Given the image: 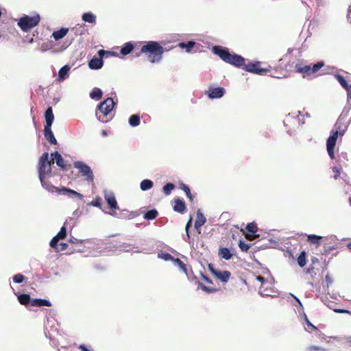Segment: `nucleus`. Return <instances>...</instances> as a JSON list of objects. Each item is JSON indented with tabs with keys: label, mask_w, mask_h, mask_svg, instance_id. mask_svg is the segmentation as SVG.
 Here are the masks:
<instances>
[{
	"label": "nucleus",
	"mask_w": 351,
	"mask_h": 351,
	"mask_svg": "<svg viewBox=\"0 0 351 351\" xmlns=\"http://www.w3.org/2000/svg\"><path fill=\"white\" fill-rule=\"evenodd\" d=\"M230 276V272L228 270H225L218 271L215 277H216L221 282L226 283L229 280Z\"/></svg>",
	"instance_id": "obj_23"
},
{
	"label": "nucleus",
	"mask_w": 351,
	"mask_h": 351,
	"mask_svg": "<svg viewBox=\"0 0 351 351\" xmlns=\"http://www.w3.org/2000/svg\"><path fill=\"white\" fill-rule=\"evenodd\" d=\"M80 214H81V212L80 211V210L76 209L73 213V217H69V219H67L66 220L65 223H69L71 222L73 223V226L76 221V219H75V217H76V218L78 217L80 215Z\"/></svg>",
	"instance_id": "obj_46"
},
{
	"label": "nucleus",
	"mask_w": 351,
	"mask_h": 351,
	"mask_svg": "<svg viewBox=\"0 0 351 351\" xmlns=\"http://www.w3.org/2000/svg\"><path fill=\"white\" fill-rule=\"evenodd\" d=\"M118 101L117 95L114 92L110 93V96L107 97L104 101L97 105L96 108V116L97 119L103 123L107 122L104 117L108 116L117 105Z\"/></svg>",
	"instance_id": "obj_4"
},
{
	"label": "nucleus",
	"mask_w": 351,
	"mask_h": 351,
	"mask_svg": "<svg viewBox=\"0 0 351 351\" xmlns=\"http://www.w3.org/2000/svg\"><path fill=\"white\" fill-rule=\"evenodd\" d=\"M158 215V212L156 208L148 210L144 213L143 218L146 220H154Z\"/></svg>",
	"instance_id": "obj_31"
},
{
	"label": "nucleus",
	"mask_w": 351,
	"mask_h": 351,
	"mask_svg": "<svg viewBox=\"0 0 351 351\" xmlns=\"http://www.w3.org/2000/svg\"><path fill=\"white\" fill-rule=\"evenodd\" d=\"M165 48L158 41L149 40L144 42L141 47L138 57L141 53H145L149 61L152 63H159L162 59Z\"/></svg>",
	"instance_id": "obj_2"
},
{
	"label": "nucleus",
	"mask_w": 351,
	"mask_h": 351,
	"mask_svg": "<svg viewBox=\"0 0 351 351\" xmlns=\"http://www.w3.org/2000/svg\"><path fill=\"white\" fill-rule=\"evenodd\" d=\"M333 311L337 313H347L351 315V311L344 308H334Z\"/></svg>",
	"instance_id": "obj_59"
},
{
	"label": "nucleus",
	"mask_w": 351,
	"mask_h": 351,
	"mask_svg": "<svg viewBox=\"0 0 351 351\" xmlns=\"http://www.w3.org/2000/svg\"><path fill=\"white\" fill-rule=\"evenodd\" d=\"M38 171L39 178L51 173V163L49 160L48 152H44L39 158Z\"/></svg>",
	"instance_id": "obj_7"
},
{
	"label": "nucleus",
	"mask_w": 351,
	"mask_h": 351,
	"mask_svg": "<svg viewBox=\"0 0 351 351\" xmlns=\"http://www.w3.org/2000/svg\"><path fill=\"white\" fill-rule=\"evenodd\" d=\"M212 52L213 54L219 56L225 62L237 68H243L245 58L241 55L230 52L228 48L219 45H214L212 47Z\"/></svg>",
	"instance_id": "obj_1"
},
{
	"label": "nucleus",
	"mask_w": 351,
	"mask_h": 351,
	"mask_svg": "<svg viewBox=\"0 0 351 351\" xmlns=\"http://www.w3.org/2000/svg\"><path fill=\"white\" fill-rule=\"evenodd\" d=\"M195 45V42L193 40L187 42H181L178 44V47L181 49H184L186 52L190 53Z\"/></svg>",
	"instance_id": "obj_26"
},
{
	"label": "nucleus",
	"mask_w": 351,
	"mask_h": 351,
	"mask_svg": "<svg viewBox=\"0 0 351 351\" xmlns=\"http://www.w3.org/2000/svg\"><path fill=\"white\" fill-rule=\"evenodd\" d=\"M218 254L221 258H223L226 261L230 260L234 255L231 250L226 247H219Z\"/></svg>",
	"instance_id": "obj_18"
},
{
	"label": "nucleus",
	"mask_w": 351,
	"mask_h": 351,
	"mask_svg": "<svg viewBox=\"0 0 351 351\" xmlns=\"http://www.w3.org/2000/svg\"><path fill=\"white\" fill-rule=\"evenodd\" d=\"M310 71L311 74L316 73L319 69L324 66V61H318L315 64H310Z\"/></svg>",
	"instance_id": "obj_33"
},
{
	"label": "nucleus",
	"mask_w": 351,
	"mask_h": 351,
	"mask_svg": "<svg viewBox=\"0 0 351 351\" xmlns=\"http://www.w3.org/2000/svg\"><path fill=\"white\" fill-rule=\"evenodd\" d=\"M19 302L24 306H27L30 304L32 306V300L29 294L28 293H21L17 297Z\"/></svg>",
	"instance_id": "obj_25"
},
{
	"label": "nucleus",
	"mask_w": 351,
	"mask_h": 351,
	"mask_svg": "<svg viewBox=\"0 0 351 351\" xmlns=\"http://www.w3.org/2000/svg\"><path fill=\"white\" fill-rule=\"evenodd\" d=\"M174 211L183 214L186 210V203L184 199L181 198H177L174 200V206L173 207Z\"/></svg>",
	"instance_id": "obj_14"
},
{
	"label": "nucleus",
	"mask_w": 351,
	"mask_h": 351,
	"mask_svg": "<svg viewBox=\"0 0 351 351\" xmlns=\"http://www.w3.org/2000/svg\"><path fill=\"white\" fill-rule=\"evenodd\" d=\"M179 186H180V189H182L183 191H184V193H186V197L189 199V200L191 202H192L193 200V195L191 193V189L189 187V186H187L186 184H185L182 182H180Z\"/></svg>",
	"instance_id": "obj_34"
},
{
	"label": "nucleus",
	"mask_w": 351,
	"mask_h": 351,
	"mask_svg": "<svg viewBox=\"0 0 351 351\" xmlns=\"http://www.w3.org/2000/svg\"><path fill=\"white\" fill-rule=\"evenodd\" d=\"M70 69L71 66L68 64L62 66L58 71V80L59 81L65 80L69 76Z\"/></svg>",
	"instance_id": "obj_21"
},
{
	"label": "nucleus",
	"mask_w": 351,
	"mask_h": 351,
	"mask_svg": "<svg viewBox=\"0 0 351 351\" xmlns=\"http://www.w3.org/2000/svg\"><path fill=\"white\" fill-rule=\"evenodd\" d=\"M192 221H193L192 217H190V219L186 222V224L185 226L186 234H188V232H189V230H190L191 228L192 227Z\"/></svg>",
	"instance_id": "obj_58"
},
{
	"label": "nucleus",
	"mask_w": 351,
	"mask_h": 351,
	"mask_svg": "<svg viewBox=\"0 0 351 351\" xmlns=\"http://www.w3.org/2000/svg\"><path fill=\"white\" fill-rule=\"evenodd\" d=\"M58 193L64 195H66L69 197H76L80 199H82L84 196L82 194L78 193L77 191L71 189L70 188L66 186H62L58 189Z\"/></svg>",
	"instance_id": "obj_10"
},
{
	"label": "nucleus",
	"mask_w": 351,
	"mask_h": 351,
	"mask_svg": "<svg viewBox=\"0 0 351 351\" xmlns=\"http://www.w3.org/2000/svg\"><path fill=\"white\" fill-rule=\"evenodd\" d=\"M173 263L178 266L184 274L188 271L186 265L179 258H175Z\"/></svg>",
	"instance_id": "obj_42"
},
{
	"label": "nucleus",
	"mask_w": 351,
	"mask_h": 351,
	"mask_svg": "<svg viewBox=\"0 0 351 351\" xmlns=\"http://www.w3.org/2000/svg\"><path fill=\"white\" fill-rule=\"evenodd\" d=\"M157 257L158 258L164 260L165 261H172V262H173V260H175V258H176L171 254H170L169 253L166 252H158Z\"/></svg>",
	"instance_id": "obj_36"
},
{
	"label": "nucleus",
	"mask_w": 351,
	"mask_h": 351,
	"mask_svg": "<svg viewBox=\"0 0 351 351\" xmlns=\"http://www.w3.org/2000/svg\"><path fill=\"white\" fill-rule=\"evenodd\" d=\"M51 157L52 159L55 160L56 165L59 167L61 169H67L66 165L64 163V159L63 158V157L59 152L55 151L54 152L51 153Z\"/></svg>",
	"instance_id": "obj_13"
},
{
	"label": "nucleus",
	"mask_w": 351,
	"mask_h": 351,
	"mask_svg": "<svg viewBox=\"0 0 351 351\" xmlns=\"http://www.w3.org/2000/svg\"><path fill=\"white\" fill-rule=\"evenodd\" d=\"M89 205L97 207V208H101V198L100 197H97L95 199H93Z\"/></svg>",
	"instance_id": "obj_52"
},
{
	"label": "nucleus",
	"mask_w": 351,
	"mask_h": 351,
	"mask_svg": "<svg viewBox=\"0 0 351 351\" xmlns=\"http://www.w3.org/2000/svg\"><path fill=\"white\" fill-rule=\"evenodd\" d=\"M78 349L80 350L81 351H93V350L88 348V347L84 344H80L78 346Z\"/></svg>",
	"instance_id": "obj_64"
},
{
	"label": "nucleus",
	"mask_w": 351,
	"mask_h": 351,
	"mask_svg": "<svg viewBox=\"0 0 351 351\" xmlns=\"http://www.w3.org/2000/svg\"><path fill=\"white\" fill-rule=\"evenodd\" d=\"M82 20L90 24L96 23V16L92 12H86L82 15Z\"/></svg>",
	"instance_id": "obj_24"
},
{
	"label": "nucleus",
	"mask_w": 351,
	"mask_h": 351,
	"mask_svg": "<svg viewBox=\"0 0 351 351\" xmlns=\"http://www.w3.org/2000/svg\"><path fill=\"white\" fill-rule=\"evenodd\" d=\"M97 56L101 57V58L104 60V58H107L109 57H117L118 54L117 53L112 51L99 49L97 51Z\"/></svg>",
	"instance_id": "obj_32"
},
{
	"label": "nucleus",
	"mask_w": 351,
	"mask_h": 351,
	"mask_svg": "<svg viewBox=\"0 0 351 351\" xmlns=\"http://www.w3.org/2000/svg\"><path fill=\"white\" fill-rule=\"evenodd\" d=\"M208 267L209 271L211 272V274L214 276H215V275L217 274V273L219 270L216 269L212 263H209L208 265Z\"/></svg>",
	"instance_id": "obj_60"
},
{
	"label": "nucleus",
	"mask_w": 351,
	"mask_h": 351,
	"mask_svg": "<svg viewBox=\"0 0 351 351\" xmlns=\"http://www.w3.org/2000/svg\"><path fill=\"white\" fill-rule=\"evenodd\" d=\"M104 63V62L101 57L94 56L88 61V65L92 70H99L103 67Z\"/></svg>",
	"instance_id": "obj_11"
},
{
	"label": "nucleus",
	"mask_w": 351,
	"mask_h": 351,
	"mask_svg": "<svg viewBox=\"0 0 351 351\" xmlns=\"http://www.w3.org/2000/svg\"><path fill=\"white\" fill-rule=\"evenodd\" d=\"M325 280L327 283V287H329V286L332 284L333 281L328 274L326 276Z\"/></svg>",
	"instance_id": "obj_62"
},
{
	"label": "nucleus",
	"mask_w": 351,
	"mask_h": 351,
	"mask_svg": "<svg viewBox=\"0 0 351 351\" xmlns=\"http://www.w3.org/2000/svg\"><path fill=\"white\" fill-rule=\"evenodd\" d=\"M334 77L335 80L338 81V82L339 83L342 88H346L348 81L346 80L344 76L337 73L334 75Z\"/></svg>",
	"instance_id": "obj_41"
},
{
	"label": "nucleus",
	"mask_w": 351,
	"mask_h": 351,
	"mask_svg": "<svg viewBox=\"0 0 351 351\" xmlns=\"http://www.w3.org/2000/svg\"><path fill=\"white\" fill-rule=\"evenodd\" d=\"M42 186L48 191L49 192L53 193L55 190L58 193V188L52 185L50 182H47L45 180V177H41V178H39Z\"/></svg>",
	"instance_id": "obj_27"
},
{
	"label": "nucleus",
	"mask_w": 351,
	"mask_h": 351,
	"mask_svg": "<svg viewBox=\"0 0 351 351\" xmlns=\"http://www.w3.org/2000/svg\"><path fill=\"white\" fill-rule=\"evenodd\" d=\"M12 279L14 283L19 284L24 282L27 278L21 274H17L13 276Z\"/></svg>",
	"instance_id": "obj_48"
},
{
	"label": "nucleus",
	"mask_w": 351,
	"mask_h": 351,
	"mask_svg": "<svg viewBox=\"0 0 351 351\" xmlns=\"http://www.w3.org/2000/svg\"><path fill=\"white\" fill-rule=\"evenodd\" d=\"M185 274L187 276L189 280L194 281L195 284L198 285L199 282L197 281V278L194 275L192 270H191L189 272L187 271Z\"/></svg>",
	"instance_id": "obj_53"
},
{
	"label": "nucleus",
	"mask_w": 351,
	"mask_h": 351,
	"mask_svg": "<svg viewBox=\"0 0 351 351\" xmlns=\"http://www.w3.org/2000/svg\"><path fill=\"white\" fill-rule=\"evenodd\" d=\"M84 24H77L75 27H72L71 29V32H73L75 35H82L84 33Z\"/></svg>",
	"instance_id": "obj_38"
},
{
	"label": "nucleus",
	"mask_w": 351,
	"mask_h": 351,
	"mask_svg": "<svg viewBox=\"0 0 351 351\" xmlns=\"http://www.w3.org/2000/svg\"><path fill=\"white\" fill-rule=\"evenodd\" d=\"M154 186V182L149 179H144L140 183V189L142 191H147Z\"/></svg>",
	"instance_id": "obj_30"
},
{
	"label": "nucleus",
	"mask_w": 351,
	"mask_h": 351,
	"mask_svg": "<svg viewBox=\"0 0 351 351\" xmlns=\"http://www.w3.org/2000/svg\"><path fill=\"white\" fill-rule=\"evenodd\" d=\"M69 241L70 243H74V244H76L77 245H82L84 243V240H83V239H78L77 238L71 237L70 238V239L69 240Z\"/></svg>",
	"instance_id": "obj_55"
},
{
	"label": "nucleus",
	"mask_w": 351,
	"mask_h": 351,
	"mask_svg": "<svg viewBox=\"0 0 351 351\" xmlns=\"http://www.w3.org/2000/svg\"><path fill=\"white\" fill-rule=\"evenodd\" d=\"M226 93V89H208L204 94L210 99L221 98Z\"/></svg>",
	"instance_id": "obj_12"
},
{
	"label": "nucleus",
	"mask_w": 351,
	"mask_h": 351,
	"mask_svg": "<svg viewBox=\"0 0 351 351\" xmlns=\"http://www.w3.org/2000/svg\"><path fill=\"white\" fill-rule=\"evenodd\" d=\"M104 198L109 207L112 211L119 208L114 194L112 191H104Z\"/></svg>",
	"instance_id": "obj_9"
},
{
	"label": "nucleus",
	"mask_w": 351,
	"mask_h": 351,
	"mask_svg": "<svg viewBox=\"0 0 351 351\" xmlns=\"http://www.w3.org/2000/svg\"><path fill=\"white\" fill-rule=\"evenodd\" d=\"M239 247L242 252H247L250 249V245L241 239L239 242Z\"/></svg>",
	"instance_id": "obj_51"
},
{
	"label": "nucleus",
	"mask_w": 351,
	"mask_h": 351,
	"mask_svg": "<svg viewBox=\"0 0 351 351\" xmlns=\"http://www.w3.org/2000/svg\"><path fill=\"white\" fill-rule=\"evenodd\" d=\"M69 32V28L61 27L58 30L53 31L52 33V37L56 41H58L64 38Z\"/></svg>",
	"instance_id": "obj_19"
},
{
	"label": "nucleus",
	"mask_w": 351,
	"mask_h": 351,
	"mask_svg": "<svg viewBox=\"0 0 351 351\" xmlns=\"http://www.w3.org/2000/svg\"><path fill=\"white\" fill-rule=\"evenodd\" d=\"M45 124L44 127H51L54 121V115L53 113L52 108L51 106L48 107L45 110Z\"/></svg>",
	"instance_id": "obj_16"
},
{
	"label": "nucleus",
	"mask_w": 351,
	"mask_h": 351,
	"mask_svg": "<svg viewBox=\"0 0 351 351\" xmlns=\"http://www.w3.org/2000/svg\"><path fill=\"white\" fill-rule=\"evenodd\" d=\"M297 262L300 267H304L306 264V253L305 251H302L299 254Z\"/></svg>",
	"instance_id": "obj_37"
},
{
	"label": "nucleus",
	"mask_w": 351,
	"mask_h": 351,
	"mask_svg": "<svg viewBox=\"0 0 351 351\" xmlns=\"http://www.w3.org/2000/svg\"><path fill=\"white\" fill-rule=\"evenodd\" d=\"M298 313L299 314L302 316L304 317V319L306 324V325L311 328V329H313V330H317V328L314 326L308 319L307 315H306V313H304V311H300V310H298Z\"/></svg>",
	"instance_id": "obj_45"
},
{
	"label": "nucleus",
	"mask_w": 351,
	"mask_h": 351,
	"mask_svg": "<svg viewBox=\"0 0 351 351\" xmlns=\"http://www.w3.org/2000/svg\"><path fill=\"white\" fill-rule=\"evenodd\" d=\"M261 62L260 61H249L247 64H244L243 69L247 72L258 75H267L271 77H276L274 74H268L270 71L271 66L267 68L261 67Z\"/></svg>",
	"instance_id": "obj_6"
},
{
	"label": "nucleus",
	"mask_w": 351,
	"mask_h": 351,
	"mask_svg": "<svg viewBox=\"0 0 351 351\" xmlns=\"http://www.w3.org/2000/svg\"><path fill=\"white\" fill-rule=\"evenodd\" d=\"M322 237L316 234H308L307 236V241L312 243L319 244L322 240Z\"/></svg>",
	"instance_id": "obj_44"
},
{
	"label": "nucleus",
	"mask_w": 351,
	"mask_h": 351,
	"mask_svg": "<svg viewBox=\"0 0 351 351\" xmlns=\"http://www.w3.org/2000/svg\"><path fill=\"white\" fill-rule=\"evenodd\" d=\"M289 295L295 300V302L298 303V306L300 308L298 309V310H300V311H304V307H303V305L302 304V302L301 300L297 297L295 296L294 294L293 293H289Z\"/></svg>",
	"instance_id": "obj_56"
},
{
	"label": "nucleus",
	"mask_w": 351,
	"mask_h": 351,
	"mask_svg": "<svg viewBox=\"0 0 351 351\" xmlns=\"http://www.w3.org/2000/svg\"><path fill=\"white\" fill-rule=\"evenodd\" d=\"M32 306H51V302L47 299L43 298H35L32 300Z\"/></svg>",
	"instance_id": "obj_22"
},
{
	"label": "nucleus",
	"mask_w": 351,
	"mask_h": 351,
	"mask_svg": "<svg viewBox=\"0 0 351 351\" xmlns=\"http://www.w3.org/2000/svg\"><path fill=\"white\" fill-rule=\"evenodd\" d=\"M129 125L131 127H137L141 123V117L138 114H133L128 119Z\"/></svg>",
	"instance_id": "obj_29"
},
{
	"label": "nucleus",
	"mask_w": 351,
	"mask_h": 351,
	"mask_svg": "<svg viewBox=\"0 0 351 351\" xmlns=\"http://www.w3.org/2000/svg\"><path fill=\"white\" fill-rule=\"evenodd\" d=\"M40 21V16L38 14L34 16L24 14L18 21V26L24 32H27L34 27L37 26Z\"/></svg>",
	"instance_id": "obj_5"
},
{
	"label": "nucleus",
	"mask_w": 351,
	"mask_h": 351,
	"mask_svg": "<svg viewBox=\"0 0 351 351\" xmlns=\"http://www.w3.org/2000/svg\"><path fill=\"white\" fill-rule=\"evenodd\" d=\"M295 71L303 75V77L311 75L309 64H296L295 66Z\"/></svg>",
	"instance_id": "obj_20"
},
{
	"label": "nucleus",
	"mask_w": 351,
	"mask_h": 351,
	"mask_svg": "<svg viewBox=\"0 0 351 351\" xmlns=\"http://www.w3.org/2000/svg\"><path fill=\"white\" fill-rule=\"evenodd\" d=\"M306 351H328V350L322 346H310L306 348Z\"/></svg>",
	"instance_id": "obj_50"
},
{
	"label": "nucleus",
	"mask_w": 351,
	"mask_h": 351,
	"mask_svg": "<svg viewBox=\"0 0 351 351\" xmlns=\"http://www.w3.org/2000/svg\"><path fill=\"white\" fill-rule=\"evenodd\" d=\"M258 293L262 296H269L270 294L267 292V289L264 288V285H261V287L259 289Z\"/></svg>",
	"instance_id": "obj_57"
},
{
	"label": "nucleus",
	"mask_w": 351,
	"mask_h": 351,
	"mask_svg": "<svg viewBox=\"0 0 351 351\" xmlns=\"http://www.w3.org/2000/svg\"><path fill=\"white\" fill-rule=\"evenodd\" d=\"M245 228L249 235L255 236L256 238L259 237V235L256 234V232L258 231V227L254 221L248 223Z\"/></svg>",
	"instance_id": "obj_28"
},
{
	"label": "nucleus",
	"mask_w": 351,
	"mask_h": 351,
	"mask_svg": "<svg viewBox=\"0 0 351 351\" xmlns=\"http://www.w3.org/2000/svg\"><path fill=\"white\" fill-rule=\"evenodd\" d=\"M59 240L60 239L55 236L52 238V239L50 241V243H49L50 247L51 248L54 249L55 250H56L57 252H59V249H58Z\"/></svg>",
	"instance_id": "obj_49"
},
{
	"label": "nucleus",
	"mask_w": 351,
	"mask_h": 351,
	"mask_svg": "<svg viewBox=\"0 0 351 351\" xmlns=\"http://www.w3.org/2000/svg\"><path fill=\"white\" fill-rule=\"evenodd\" d=\"M103 95V91H102V89H93L90 93V97L92 99H94V100H99L101 98Z\"/></svg>",
	"instance_id": "obj_39"
},
{
	"label": "nucleus",
	"mask_w": 351,
	"mask_h": 351,
	"mask_svg": "<svg viewBox=\"0 0 351 351\" xmlns=\"http://www.w3.org/2000/svg\"><path fill=\"white\" fill-rule=\"evenodd\" d=\"M74 168L79 171V173L88 182H93L94 180V174L92 169L87 164L81 160L75 161L73 162Z\"/></svg>",
	"instance_id": "obj_8"
},
{
	"label": "nucleus",
	"mask_w": 351,
	"mask_h": 351,
	"mask_svg": "<svg viewBox=\"0 0 351 351\" xmlns=\"http://www.w3.org/2000/svg\"><path fill=\"white\" fill-rule=\"evenodd\" d=\"M59 246L60 247L59 251H64L67 249L68 244L66 243L62 242L59 244Z\"/></svg>",
	"instance_id": "obj_63"
},
{
	"label": "nucleus",
	"mask_w": 351,
	"mask_h": 351,
	"mask_svg": "<svg viewBox=\"0 0 351 351\" xmlns=\"http://www.w3.org/2000/svg\"><path fill=\"white\" fill-rule=\"evenodd\" d=\"M197 285H198V288H200L202 291H204L208 293H215V292L217 291V289L207 287L202 282H198Z\"/></svg>",
	"instance_id": "obj_43"
},
{
	"label": "nucleus",
	"mask_w": 351,
	"mask_h": 351,
	"mask_svg": "<svg viewBox=\"0 0 351 351\" xmlns=\"http://www.w3.org/2000/svg\"><path fill=\"white\" fill-rule=\"evenodd\" d=\"M347 130L348 125H344L339 118L326 140V150L330 159L335 158V147L338 137H342Z\"/></svg>",
	"instance_id": "obj_3"
},
{
	"label": "nucleus",
	"mask_w": 351,
	"mask_h": 351,
	"mask_svg": "<svg viewBox=\"0 0 351 351\" xmlns=\"http://www.w3.org/2000/svg\"><path fill=\"white\" fill-rule=\"evenodd\" d=\"M43 132L45 137L48 142H49L51 145L58 144V141L51 130V127H44Z\"/></svg>",
	"instance_id": "obj_17"
},
{
	"label": "nucleus",
	"mask_w": 351,
	"mask_h": 351,
	"mask_svg": "<svg viewBox=\"0 0 351 351\" xmlns=\"http://www.w3.org/2000/svg\"><path fill=\"white\" fill-rule=\"evenodd\" d=\"M64 224L61 227L60 231L57 233L56 237L58 238L60 240L64 239L66 237L67 232H66V228Z\"/></svg>",
	"instance_id": "obj_47"
},
{
	"label": "nucleus",
	"mask_w": 351,
	"mask_h": 351,
	"mask_svg": "<svg viewBox=\"0 0 351 351\" xmlns=\"http://www.w3.org/2000/svg\"><path fill=\"white\" fill-rule=\"evenodd\" d=\"M206 218L204 215L201 209H198L197 210V219H196L195 223H197V226H199V225L203 226L206 223Z\"/></svg>",
	"instance_id": "obj_35"
},
{
	"label": "nucleus",
	"mask_w": 351,
	"mask_h": 351,
	"mask_svg": "<svg viewBox=\"0 0 351 351\" xmlns=\"http://www.w3.org/2000/svg\"><path fill=\"white\" fill-rule=\"evenodd\" d=\"M295 114L294 112H291V113H289L287 117H286V119L283 121V124L285 127H287L289 124V123H290V119H295Z\"/></svg>",
	"instance_id": "obj_54"
},
{
	"label": "nucleus",
	"mask_w": 351,
	"mask_h": 351,
	"mask_svg": "<svg viewBox=\"0 0 351 351\" xmlns=\"http://www.w3.org/2000/svg\"><path fill=\"white\" fill-rule=\"evenodd\" d=\"M134 48V43H133L132 41L127 42L121 47L120 53L122 56H125L127 55L132 53Z\"/></svg>",
	"instance_id": "obj_15"
},
{
	"label": "nucleus",
	"mask_w": 351,
	"mask_h": 351,
	"mask_svg": "<svg viewBox=\"0 0 351 351\" xmlns=\"http://www.w3.org/2000/svg\"><path fill=\"white\" fill-rule=\"evenodd\" d=\"M335 249V246H334V245H330V246L326 245V246H324L323 254H327L330 251H332Z\"/></svg>",
	"instance_id": "obj_61"
},
{
	"label": "nucleus",
	"mask_w": 351,
	"mask_h": 351,
	"mask_svg": "<svg viewBox=\"0 0 351 351\" xmlns=\"http://www.w3.org/2000/svg\"><path fill=\"white\" fill-rule=\"evenodd\" d=\"M175 189V185L171 182L166 183L162 187V192L165 195H169Z\"/></svg>",
	"instance_id": "obj_40"
}]
</instances>
